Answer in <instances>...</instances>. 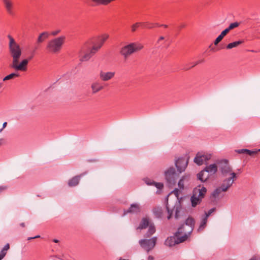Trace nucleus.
Returning <instances> with one entry per match:
<instances>
[{
	"label": "nucleus",
	"mask_w": 260,
	"mask_h": 260,
	"mask_svg": "<svg viewBox=\"0 0 260 260\" xmlns=\"http://www.w3.org/2000/svg\"><path fill=\"white\" fill-rule=\"evenodd\" d=\"M221 166L219 167V170L221 173L222 176L225 178L223 182L228 184V186L223 188V190H228L237 179L236 173L233 172L232 168L228 163L227 160H223L221 161Z\"/></svg>",
	"instance_id": "obj_1"
},
{
	"label": "nucleus",
	"mask_w": 260,
	"mask_h": 260,
	"mask_svg": "<svg viewBox=\"0 0 260 260\" xmlns=\"http://www.w3.org/2000/svg\"><path fill=\"white\" fill-rule=\"evenodd\" d=\"M195 224V220L191 217H188L185 222L181 224L175 233L176 236L180 237L179 242H184L192 233Z\"/></svg>",
	"instance_id": "obj_2"
},
{
	"label": "nucleus",
	"mask_w": 260,
	"mask_h": 260,
	"mask_svg": "<svg viewBox=\"0 0 260 260\" xmlns=\"http://www.w3.org/2000/svg\"><path fill=\"white\" fill-rule=\"evenodd\" d=\"M9 50L11 57L12 58V62H14L17 59H20L22 52L20 45L15 41L13 38L9 35Z\"/></svg>",
	"instance_id": "obj_3"
},
{
	"label": "nucleus",
	"mask_w": 260,
	"mask_h": 260,
	"mask_svg": "<svg viewBox=\"0 0 260 260\" xmlns=\"http://www.w3.org/2000/svg\"><path fill=\"white\" fill-rule=\"evenodd\" d=\"M206 192L207 189L202 185H199L193 189L192 195L190 198L192 207H196L198 205L200 204Z\"/></svg>",
	"instance_id": "obj_4"
},
{
	"label": "nucleus",
	"mask_w": 260,
	"mask_h": 260,
	"mask_svg": "<svg viewBox=\"0 0 260 260\" xmlns=\"http://www.w3.org/2000/svg\"><path fill=\"white\" fill-rule=\"evenodd\" d=\"M66 37L61 36L50 40L47 43L46 48L52 53H57L60 51L64 43Z\"/></svg>",
	"instance_id": "obj_5"
},
{
	"label": "nucleus",
	"mask_w": 260,
	"mask_h": 260,
	"mask_svg": "<svg viewBox=\"0 0 260 260\" xmlns=\"http://www.w3.org/2000/svg\"><path fill=\"white\" fill-rule=\"evenodd\" d=\"M143 46L139 43H132L122 47L120 50V54L124 59H126L131 54L139 51Z\"/></svg>",
	"instance_id": "obj_6"
},
{
	"label": "nucleus",
	"mask_w": 260,
	"mask_h": 260,
	"mask_svg": "<svg viewBox=\"0 0 260 260\" xmlns=\"http://www.w3.org/2000/svg\"><path fill=\"white\" fill-rule=\"evenodd\" d=\"M180 174L178 170L176 171L175 168L173 166L170 167L165 171V179L169 187H172L176 184Z\"/></svg>",
	"instance_id": "obj_7"
},
{
	"label": "nucleus",
	"mask_w": 260,
	"mask_h": 260,
	"mask_svg": "<svg viewBox=\"0 0 260 260\" xmlns=\"http://www.w3.org/2000/svg\"><path fill=\"white\" fill-rule=\"evenodd\" d=\"M157 238L153 237L150 239H143L139 241L140 246L147 253L151 251L155 246Z\"/></svg>",
	"instance_id": "obj_8"
},
{
	"label": "nucleus",
	"mask_w": 260,
	"mask_h": 260,
	"mask_svg": "<svg viewBox=\"0 0 260 260\" xmlns=\"http://www.w3.org/2000/svg\"><path fill=\"white\" fill-rule=\"evenodd\" d=\"M20 59H17L14 62H11L10 64V68L14 69L15 71L24 72L27 70V66L29 62V59L25 58L20 61Z\"/></svg>",
	"instance_id": "obj_9"
},
{
	"label": "nucleus",
	"mask_w": 260,
	"mask_h": 260,
	"mask_svg": "<svg viewBox=\"0 0 260 260\" xmlns=\"http://www.w3.org/2000/svg\"><path fill=\"white\" fill-rule=\"evenodd\" d=\"M211 157V155L210 154L199 152L197 154L196 156L194 158V162L198 165L200 166L209 160Z\"/></svg>",
	"instance_id": "obj_10"
},
{
	"label": "nucleus",
	"mask_w": 260,
	"mask_h": 260,
	"mask_svg": "<svg viewBox=\"0 0 260 260\" xmlns=\"http://www.w3.org/2000/svg\"><path fill=\"white\" fill-rule=\"evenodd\" d=\"M188 159L181 157L175 160V165L179 173L185 171L188 165Z\"/></svg>",
	"instance_id": "obj_11"
},
{
	"label": "nucleus",
	"mask_w": 260,
	"mask_h": 260,
	"mask_svg": "<svg viewBox=\"0 0 260 260\" xmlns=\"http://www.w3.org/2000/svg\"><path fill=\"white\" fill-rule=\"evenodd\" d=\"M166 209H167L168 213L169 214V215L167 217L168 219H170L171 218L174 210L175 211V218L177 219L178 218V216H179L178 214H179V213L180 212V205L179 203H176V204L175 205L174 208L173 209H171L170 208L169 204H168V203H167L166 204Z\"/></svg>",
	"instance_id": "obj_12"
},
{
	"label": "nucleus",
	"mask_w": 260,
	"mask_h": 260,
	"mask_svg": "<svg viewBox=\"0 0 260 260\" xmlns=\"http://www.w3.org/2000/svg\"><path fill=\"white\" fill-rule=\"evenodd\" d=\"M180 240L179 236H176L175 233L174 236L168 237L165 241V244L169 247L174 246L175 244H178L183 242H179Z\"/></svg>",
	"instance_id": "obj_13"
},
{
	"label": "nucleus",
	"mask_w": 260,
	"mask_h": 260,
	"mask_svg": "<svg viewBox=\"0 0 260 260\" xmlns=\"http://www.w3.org/2000/svg\"><path fill=\"white\" fill-rule=\"evenodd\" d=\"M141 212V207L139 204L133 203L132 204L129 208L124 211V215H126L128 213L137 214Z\"/></svg>",
	"instance_id": "obj_14"
},
{
	"label": "nucleus",
	"mask_w": 260,
	"mask_h": 260,
	"mask_svg": "<svg viewBox=\"0 0 260 260\" xmlns=\"http://www.w3.org/2000/svg\"><path fill=\"white\" fill-rule=\"evenodd\" d=\"M115 74V73L114 72H104L103 71H101L99 76L102 81L106 82L112 79L114 77Z\"/></svg>",
	"instance_id": "obj_15"
},
{
	"label": "nucleus",
	"mask_w": 260,
	"mask_h": 260,
	"mask_svg": "<svg viewBox=\"0 0 260 260\" xmlns=\"http://www.w3.org/2000/svg\"><path fill=\"white\" fill-rule=\"evenodd\" d=\"M7 12L10 15H14V4L12 0H2Z\"/></svg>",
	"instance_id": "obj_16"
},
{
	"label": "nucleus",
	"mask_w": 260,
	"mask_h": 260,
	"mask_svg": "<svg viewBox=\"0 0 260 260\" xmlns=\"http://www.w3.org/2000/svg\"><path fill=\"white\" fill-rule=\"evenodd\" d=\"M98 50V48L93 46L90 50L89 52L86 53L80 59L81 61H85L88 60Z\"/></svg>",
	"instance_id": "obj_17"
},
{
	"label": "nucleus",
	"mask_w": 260,
	"mask_h": 260,
	"mask_svg": "<svg viewBox=\"0 0 260 260\" xmlns=\"http://www.w3.org/2000/svg\"><path fill=\"white\" fill-rule=\"evenodd\" d=\"M227 186L228 184L222 182L220 187L217 188L212 192L211 195V198H216L218 197L219 194L221 192V191H226L227 190H223V188H225V187H226Z\"/></svg>",
	"instance_id": "obj_18"
},
{
	"label": "nucleus",
	"mask_w": 260,
	"mask_h": 260,
	"mask_svg": "<svg viewBox=\"0 0 260 260\" xmlns=\"http://www.w3.org/2000/svg\"><path fill=\"white\" fill-rule=\"evenodd\" d=\"M204 170L210 175H212L217 171V167L215 164H213L206 166Z\"/></svg>",
	"instance_id": "obj_19"
},
{
	"label": "nucleus",
	"mask_w": 260,
	"mask_h": 260,
	"mask_svg": "<svg viewBox=\"0 0 260 260\" xmlns=\"http://www.w3.org/2000/svg\"><path fill=\"white\" fill-rule=\"evenodd\" d=\"M91 88L92 93L94 94L103 89V86L98 81H95L91 84Z\"/></svg>",
	"instance_id": "obj_20"
},
{
	"label": "nucleus",
	"mask_w": 260,
	"mask_h": 260,
	"mask_svg": "<svg viewBox=\"0 0 260 260\" xmlns=\"http://www.w3.org/2000/svg\"><path fill=\"white\" fill-rule=\"evenodd\" d=\"M49 36V34L47 31H44L41 33L36 41V44L37 45H40L46 39H47Z\"/></svg>",
	"instance_id": "obj_21"
},
{
	"label": "nucleus",
	"mask_w": 260,
	"mask_h": 260,
	"mask_svg": "<svg viewBox=\"0 0 260 260\" xmlns=\"http://www.w3.org/2000/svg\"><path fill=\"white\" fill-rule=\"evenodd\" d=\"M150 223L148 218L144 217L142 219L137 229L140 230L145 229L147 227H149Z\"/></svg>",
	"instance_id": "obj_22"
},
{
	"label": "nucleus",
	"mask_w": 260,
	"mask_h": 260,
	"mask_svg": "<svg viewBox=\"0 0 260 260\" xmlns=\"http://www.w3.org/2000/svg\"><path fill=\"white\" fill-rule=\"evenodd\" d=\"M210 175L205 170H203L197 175V177L201 182H205L209 178Z\"/></svg>",
	"instance_id": "obj_23"
},
{
	"label": "nucleus",
	"mask_w": 260,
	"mask_h": 260,
	"mask_svg": "<svg viewBox=\"0 0 260 260\" xmlns=\"http://www.w3.org/2000/svg\"><path fill=\"white\" fill-rule=\"evenodd\" d=\"M155 227L154 223H150L148 227V231L145 234L144 237L145 238L150 237L153 234L155 233Z\"/></svg>",
	"instance_id": "obj_24"
},
{
	"label": "nucleus",
	"mask_w": 260,
	"mask_h": 260,
	"mask_svg": "<svg viewBox=\"0 0 260 260\" xmlns=\"http://www.w3.org/2000/svg\"><path fill=\"white\" fill-rule=\"evenodd\" d=\"M81 176L82 175L80 176H75L70 180H69L68 181L69 186L72 187L77 185L79 183Z\"/></svg>",
	"instance_id": "obj_25"
},
{
	"label": "nucleus",
	"mask_w": 260,
	"mask_h": 260,
	"mask_svg": "<svg viewBox=\"0 0 260 260\" xmlns=\"http://www.w3.org/2000/svg\"><path fill=\"white\" fill-rule=\"evenodd\" d=\"M153 213L155 218H161L162 217V209L161 207H155L152 210Z\"/></svg>",
	"instance_id": "obj_26"
},
{
	"label": "nucleus",
	"mask_w": 260,
	"mask_h": 260,
	"mask_svg": "<svg viewBox=\"0 0 260 260\" xmlns=\"http://www.w3.org/2000/svg\"><path fill=\"white\" fill-rule=\"evenodd\" d=\"M189 178V175H184L182 177V178L179 180L178 183V186L180 189L182 190L184 188V182L185 181H188Z\"/></svg>",
	"instance_id": "obj_27"
},
{
	"label": "nucleus",
	"mask_w": 260,
	"mask_h": 260,
	"mask_svg": "<svg viewBox=\"0 0 260 260\" xmlns=\"http://www.w3.org/2000/svg\"><path fill=\"white\" fill-rule=\"evenodd\" d=\"M228 32V30H226L225 29L223 30L214 41V45H217Z\"/></svg>",
	"instance_id": "obj_28"
},
{
	"label": "nucleus",
	"mask_w": 260,
	"mask_h": 260,
	"mask_svg": "<svg viewBox=\"0 0 260 260\" xmlns=\"http://www.w3.org/2000/svg\"><path fill=\"white\" fill-rule=\"evenodd\" d=\"M207 220H208V218L207 217H205V216H204L202 218L200 225L198 229L199 231H203L205 229V228L206 226Z\"/></svg>",
	"instance_id": "obj_29"
},
{
	"label": "nucleus",
	"mask_w": 260,
	"mask_h": 260,
	"mask_svg": "<svg viewBox=\"0 0 260 260\" xmlns=\"http://www.w3.org/2000/svg\"><path fill=\"white\" fill-rule=\"evenodd\" d=\"M242 43H243V41H236V42H234L233 43H229L226 46V48L228 49H232L233 48L236 47L238 45L241 44Z\"/></svg>",
	"instance_id": "obj_30"
},
{
	"label": "nucleus",
	"mask_w": 260,
	"mask_h": 260,
	"mask_svg": "<svg viewBox=\"0 0 260 260\" xmlns=\"http://www.w3.org/2000/svg\"><path fill=\"white\" fill-rule=\"evenodd\" d=\"M19 76V74L16 73V72H14V73H12L7 76H6L5 78H4L3 79V81H5L6 80H10V79H12L15 77H18Z\"/></svg>",
	"instance_id": "obj_31"
},
{
	"label": "nucleus",
	"mask_w": 260,
	"mask_h": 260,
	"mask_svg": "<svg viewBox=\"0 0 260 260\" xmlns=\"http://www.w3.org/2000/svg\"><path fill=\"white\" fill-rule=\"evenodd\" d=\"M108 37L109 35L107 34H104L101 37L100 40V44L98 46H96L98 48V49L102 47L105 41L108 38Z\"/></svg>",
	"instance_id": "obj_32"
},
{
	"label": "nucleus",
	"mask_w": 260,
	"mask_h": 260,
	"mask_svg": "<svg viewBox=\"0 0 260 260\" xmlns=\"http://www.w3.org/2000/svg\"><path fill=\"white\" fill-rule=\"evenodd\" d=\"M239 25V23L237 22H235L232 23H231L229 27L226 28L225 29L228 30L229 32L231 30L238 27Z\"/></svg>",
	"instance_id": "obj_33"
},
{
	"label": "nucleus",
	"mask_w": 260,
	"mask_h": 260,
	"mask_svg": "<svg viewBox=\"0 0 260 260\" xmlns=\"http://www.w3.org/2000/svg\"><path fill=\"white\" fill-rule=\"evenodd\" d=\"M144 23L142 22H136V23L133 24L131 26V31L132 32H135L136 31L138 27L140 25L143 24Z\"/></svg>",
	"instance_id": "obj_34"
},
{
	"label": "nucleus",
	"mask_w": 260,
	"mask_h": 260,
	"mask_svg": "<svg viewBox=\"0 0 260 260\" xmlns=\"http://www.w3.org/2000/svg\"><path fill=\"white\" fill-rule=\"evenodd\" d=\"M215 208H213L211 209H210L208 212H206L205 213V217H207V218H208V217L213 212L215 211Z\"/></svg>",
	"instance_id": "obj_35"
},
{
	"label": "nucleus",
	"mask_w": 260,
	"mask_h": 260,
	"mask_svg": "<svg viewBox=\"0 0 260 260\" xmlns=\"http://www.w3.org/2000/svg\"><path fill=\"white\" fill-rule=\"evenodd\" d=\"M248 149H238L236 150V152L239 154H247Z\"/></svg>",
	"instance_id": "obj_36"
},
{
	"label": "nucleus",
	"mask_w": 260,
	"mask_h": 260,
	"mask_svg": "<svg viewBox=\"0 0 260 260\" xmlns=\"http://www.w3.org/2000/svg\"><path fill=\"white\" fill-rule=\"evenodd\" d=\"M247 151L248 152H247V154L248 155H250V156H252L253 154H255L257 153L258 152L260 151V149H258V150H256V151H253V150H250L248 149Z\"/></svg>",
	"instance_id": "obj_37"
},
{
	"label": "nucleus",
	"mask_w": 260,
	"mask_h": 260,
	"mask_svg": "<svg viewBox=\"0 0 260 260\" xmlns=\"http://www.w3.org/2000/svg\"><path fill=\"white\" fill-rule=\"evenodd\" d=\"M154 183V185L158 189H161L164 187V184L162 183H156L153 182Z\"/></svg>",
	"instance_id": "obj_38"
},
{
	"label": "nucleus",
	"mask_w": 260,
	"mask_h": 260,
	"mask_svg": "<svg viewBox=\"0 0 260 260\" xmlns=\"http://www.w3.org/2000/svg\"><path fill=\"white\" fill-rule=\"evenodd\" d=\"M60 32V29H57V30H54V31H52L51 32V35L53 36H56V35H57L59 32Z\"/></svg>",
	"instance_id": "obj_39"
},
{
	"label": "nucleus",
	"mask_w": 260,
	"mask_h": 260,
	"mask_svg": "<svg viewBox=\"0 0 260 260\" xmlns=\"http://www.w3.org/2000/svg\"><path fill=\"white\" fill-rule=\"evenodd\" d=\"M10 248V245H9V244L7 243V244H6L5 245V246L3 247V248L2 249V250H3V251H7L8 250H9V249Z\"/></svg>",
	"instance_id": "obj_40"
},
{
	"label": "nucleus",
	"mask_w": 260,
	"mask_h": 260,
	"mask_svg": "<svg viewBox=\"0 0 260 260\" xmlns=\"http://www.w3.org/2000/svg\"><path fill=\"white\" fill-rule=\"evenodd\" d=\"M7 252L5 251H3V250H2L0 252V255L2 256V257H4L5 255H6Z\"/></svg>",
	"instance_id": "obj_41"
},
{
	"label": "nucleus",
	"mask_w": 260,
	"mask_h": 260,
	"mask_svg": "<svg viewBox=\"0 0 260 260\" xmlns=\"http://www.w3.org/2000/svg\"><path fill=\"white\" fill-rule=\"evenodd\" d=\"M179 192V190L177 188H175V189L173 191V192L176 195V197H177V198H178V194Z\"/></svg>",
	"instance_id": "obj_42"
},
{
	"label": "nucleus",
	"mask_w": 260,
	"mask_h": 260,
	"mask_svg": "<svg viewBox=\"0 0 260 260\" xmlns=\"http://www.w3.org/2000/svg\"><path fill=\"white\" fill-rule=\"evenodd\" d=\"M7 189V187L6 186H0V193L3 191L4 190Z\"/></svg>",
	"instance_id": "obj_43"
},
{
	"label": "nucleus",
	"mask_w": 260,
	"mask_h": 260,
	"mask_svg": "<svg viewBox=\"0 0 260 260\" xmlns=\"http://www.w3.org/2000/svg\"><path fill=\"white\" fill-rule=\"evenodd\" d=\"M153 182H154V181H151L150 180L147 181L146 182V184L149 185H154V183Z\"/></svg>",
	"instance_id": "obj_44"
},
{
	"label": "nucleus",
	"mask_w": 260,
	"mask_h": 260,
	"mask_svg": "<svg viewBox=\"0 0 260 260\" xmlns=\"http://www.w3.org/2000/svg\"><path fill=\"white\" fill-rule=\"evenodd\" d=\"M7 122H4L3 124V127H2V128L4 129L7 126Z\"/></svg>",
	"instance_id": "obj_45"
},
{
	"label": "nucleus",
	"mask_w": 260,
	"mask_h": 260,
	"mask_svg": "<svg viewBox=\"0 0 260 260\" xmlns=\"http://www.w3.org/2000/svg\"><path fill=\"white\" fill-rule=\"evenodd\" d=\"M148 260H154V257L152 256H151V255H149L148 257Z\"/></svg>",
	"instance_id": "obj_46"
},
{
	"label": "nucleus",
	"mask_w": 260,
	"mask_h": 260,
	"mask_svg": "<svg viewBox=\"0 0 260 260\" xmlns=\"http://www.w3.org/2000/svg\"><path fill=\"white\" fill-rule=\"evenodd\" d=\"M249 260H260L259 258L256 257H252Z\"/></svg>",
	"instance_id": "obj_47"
},
{
	"label": "nucleus",
	"mask_w": 260,
	"mask_h": 260,
	"mask_svg": "<svg viewBox=\"0 0 260 260\" xmlns=\"http://www.w3.org/2000/svg\"><path fill=\"white\" fill-rule=\"evenodd\" d=\"M164 39H165L164 37H163V36H161V37H159V39H158V42L159 41H161V40H164Z\"/></svg>",
	"instance_id": "obj_48"
},
{
	"label": "nucleus",
	"mask_w": 260,
	"mask_h": 260,
	"mask_svg": "<svg viewBox=\"0 0 260 260\" xmlns=\"http://www.w3.org/2000/svg\"><path fill=\"white\" fill-rule=\"evenodd\" d=\"M39 45H37L36 43V47L35 48V50H34V52H35V50H37L38 47H39Z\"/></svg>",
	"instance_id": "obj_49"
},
{
	"label": "nucleus",
	"mask_w": 260,
	"mask_h": 260,
	"mask_svg": "<svg viewBox=\"0 0 260 260\" xmlns=\"http://www.w3.org/2000/svg\"><path fill=\"white\" fill-rule=\"evenodd\" d=\"M201 61H197V62L194 63L193 64L191 67V68H192V67H194L195 66H196L197 64L199 63Z\"/></svg>",
	"instance_id": "obj_50"
},
{
	"label": "nucleus",
	"mask_w": 260,
	"mask_h": 260,
	"mask_svg": "<svg viewBox=\"0 0 260 260\" xmlns=\"http://www.w3.org/2000/svg\"><path fill=\"white\" fill-rule=\"evenodd\" d=\"M201 61H197V62L194 63L193 64L191 67V68H192V67H194L195 66H196L197 64L199 63Z\"/></svg>",
	"instance_id": "obj_51"
},
{
	"label": "nucleus",
	"mask_w": 260,
	"mask_h": 260,
	"mask_svg": "<svg viewBox=\"0 0 260 260\" xmlns=\"http://www.w3.org/2000/svg\"><path fill=\"white\" fill-rule=\"evenodd\" d=\"M20 226L24 228L25 226V223L24 222H22L20 223Z\"/></svg>",
	"instance_id": "obj_52"
},
{
	"label": "nucleus",
	"mask_w": 260,
	"mask_h": 260,
	"mask_svg": "<svg viewBox=\"0 0 260 260\" xmlns=\"http://www.w3.org/2000/svg\"><path fill=\"white\" fill-rule=\"evenodd\" d=\"M185 26V25L184 24H181L180 26V28H183Z\"/></svg>",
	"instance_id": "obj_53"
},
{
	"label": "nucleus",
	"mask_w": 260,
	"mask_h": 260,
	"mask_svg": "<svg viewBox=\"0 0 260 260\" xmlns=\"http://www.w3.org/2000/svg\"><path fill=\"white\" fill-rule=\"evenodd\" d=\"M33 56H34V55H33V54H32V55L31 56H30V57H29V58H28L29 59V60L31 59L32 58Z\"/></svg>",
	"instance_id": "obj_54"
},
{
	"label": "nucleus",
	"mask_w": 260,
	"mask_h": 260,
	"mask_svg": "<svg viewBox=\"0 0 260 260\" xmlns=\"http://www.w3.org/2000/svg\"><path fill=\"white\" fill-rule=\"evenodd\" d=\"M53 241L55 243H58L59 242V241L57 239H54Z\"/></svg>",
	"instance_id": "obj_55"
},
{
	"label": "nucleus",
	"mask_w": 260,
	"mask_h": 260,
	"mask_svg": "<svg viewBox=\"0 0 260 260\" xmlns=\"http://www.w3.org/2000/svg\"><path fill=\"white\" fill-rule=\"evenodd\" d=\"M31 239H34V237H28L27 240H31Z\"/></svg>",
	"instance_id": "obj_56"
},
{
	"label": "nucleus",
	"mask_w": 260,
	"mask_h": 260,
	"mask_svg": "<svg viewBox=\"0 0 260 260\" xmlns=\"http://www.w3.org/2000/svg\"><path fill=\"white\" fill-rule=\"evenodd\" d=\"M40 237V236L39 235H37V236H36L34 237V239L38 238Z\"/></svg>",
	"instance_id": "obj_57"
},
{
	"label": "nucleus",
	"mask_w": 260,
	"mask_h": 260,
	"mask_svg": "<svg viewBox=\"0 0 260 260\" xmlns=\"http://www.w3.org/2000/svg\"><path fill=\"white\" fill-rule=\"evenodd\" d=\"M161 26H163L165 27H168V26L167 25H166V24H163V25H161Z\"/></svg>",
	"instance_id": "obj_58"
},
{
	"label": "nucleus",
	"mask_w": 260,
	"mask_h": 260,
	"mask_svg": "<svg viewBox=\"0 0 260 260\" xmlns=\"http://www.w3.org/2000/svg\"><path fill=\"white\" fill-rule=\"evenodd\" d=\"M147 27L149 28H151L152 27V26H151V25H150L149 26H147Z\"/></svg>",
	"instance_id": "obj_59"
},
{
	"label": "nucleus",
	"mask_w": 260,
	"mask_h": 260,
	"mask_svg": "<svg viewBox=\"0 0 260 260\" xmlns=\"http://www.w3.org/2000/svg\"><path fill=\"white\" fill-rule=\"evenodd\" d=\"M3 128L0 129V133H1V132H2V131H3Z\"/></svg>",
	"instance_id": "obj_60"
},
{
	"label": "nucleus",
	"mask_w": 260,
	"mask_h": 260,
	"mask_svg": "<svg viewBox=\"0 0 260 260\" xmlns=\"http://www.w3.org/2000/svg\"><path fill=\"white\" fill-rule=\"evenodd\" d=\"M155 24H156V26H159L158 23H156Z\"/></svg>",
	"instance_id": "obj_61"
}]
</instances>
